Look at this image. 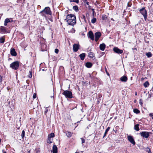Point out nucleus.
<instances>
[{
	"instance_id": "obj_1",
	"label": "nucleus",
	"mask_w": 153,
	"mask_h": 153,
	"mask_svg": "<svg viewBox=\"0 0 153 153\" xmlns=\"http://www.w3.org/2000/svg\"><path fill=\"white\" fill-rule=\"evenodd\" d=\"M66 22L69 25L73 26L76 23V18L75 16L72 14L68 15L66 16Z\"/></svg>"
},
{
	"instance_id": "obj_2",
	"label": "nucleus",
	"mask_w": 153,
	"mask_h": 153,
	"mask_svg": "<svg viewBox=\"0 0 153 153\" xmlns=\"http://www.w3.org/2000/svg\"><path fill=\"white\" fill-rule=\"evenodd\" d=\"M39 13L41 15L46 17V14L51 15L52 12L49 7H46L42 10Z\"/></svg>"
},
{
	"instance_id": "obj_3",
	"label": "nucleus",
	"mask_w": 153,
	"mask_h": 153,
	"mask_svg": "<svg viewBox=\"0 0 153 153\" xmlns=\"http://www.w3.org/2000/svg\"><path fill=\"white\" fill-rule=\"evenodd\" d=\"M19 67V62L18 61H16L12 63L10 65V67L13 69L16 70Z\"/></svg>"
},
{
	"instance_id": "obj_4",
	"label": "nucleus",
	"mask_w": 153,
	"mask_h": 153,
	"mask_svg": "<svg viewBox=\"0 0 153 153\" xmlns=\"http://www.w3.org/2000/svg\"><path fill=\"white\" fill-rule=\"evenodd\" d=\"M62 94L64 95L66 98H71L73 97L72 93L70 91L68 90L65 91Z\"/></svg>"
},
{
	"instance_id": "obj_5",
	"label": "nucleus",
	"mask_w": 153,
	"mask_h": 153,
	"mask_svg": "<svg viewBox=\"0 0 153 153\" xmlns=\"http://www.w3.org/2000/svg\"><path fill=\"white\" fill-rule=\"evenodd\" d=\"M140 13L143 16L144 19L145 21H146L147 15V12L144 7H143L140 10Z\"/></svg>"
},
{
	"instance_id": "obj_6",
	"label": "nucleus",
	"mask_w": 153,
	"mask_h": 153,
	"mask_svg": "<svg viewBox=\"0 0 153 153\" xmlns=\"http://www.w3.org/2000/svg\"><path fill=\"white\" fill-rule=\"evenodd\" d=\"M150 134H151V133L150 132L142 131L140 132V134L142 137L147 138L149 137Z\"/></svg>"
},
{
	"instance_id": "obj_7",
	"label": "nucleus",
	"mask_w": 153,
	"mask_h": 153,
	"mask_svg": "<svg viewBox=\"0 0 153 153\" xmlns=\"http://www.w3.org/2000/svg\"><path fill=\"white\" fill-rule=\"evenodd\" d=\"M101 33L100 32H97L95 33L94 34V36L95 37V41L96 42H97L99 38L101 36Z\"/></svg>"
},
{
	"instance_id": "obj_8",
	"label": "nucleus",
	"mask_w": 153,
	"mask_h": 153,
	"mask_svg": "<svg viewBox=\"0 0 153 153\" xmlns=\"http://www.w3.org/2000/svg\"><path fill=\"white\" fill-rule=\"evenodd\" d=\"M128 140L132 144L134 145L135 144V142L132 136L131 135H129L127 137Z\"/></svg>"
},
{
	"instance_id": "obj_9",
	"label": "nucleus",
	"mask_w": 153,
	"mask_h": 153,
	"mask_svg": "<svg viewBox=\"0 0 153 153\" xmlns=\"http://www.w3.org/2000/svg\"><path fill=\"white\" fill-rule=\"evenodd\" d=\"M73 50L74 52H77L79 50L80 45L79 44H75L73 45Z\"/></svg>"
},
{
	"instance_id": "obj_10",
	"label": "nucleus",
	"mask_w": 153,
	"mask_h": 153,
	"mask_svg": "<svg viewBox=\"0 0 153 153\" xmlns=\"http://www.w3.org/2000/svg\"><path fill=\"white\" fill-rule=\"evenodd\" d=\"M114 51L118 54H121L123 52L122 50H120L117 47H114L113 48Z\"/></svg>"
},
{
	"instance_id": "obj_11",
	"label": "nucleus",
	"mask_w": 153,
	"mask_h": 153,
	"mask_svg": "<svg viewBox=\"0 0 153 153\" xmlns=\"http://www.w3.org/2000/svg\"><path fill=\"white\" fill-rule=\"evenodd\" d=\"M88 37L90 38L92 40H94V34L91 31H90L88 32Z\"/></svg>"
},
{
	"instance_id": "obj_12",
	"label": "nucleus",
	"mask_w": 153,
	"mask_h": 153,
	"mask_svg": "<svg viewBox=\"0 0 153 153\" xmlns=\"http://www.w3.org/2000/svg\"><path fill=\"white\" fill-rule=\"evenodd\" d=\"M10 54L11 55L14 56H16L17 53L14 48H11L10 50Z\"/></svg>"
},
{
	"instance_id": "obj_13",
	"label": "nucleus",
	"mask_w": 153,
	"mask_h": 153,
	"mask_svg": "<svg viewBox=\"0 0 153 153\" xmlns=\"http://www.w3.org/2000/svg\"><path fill=\"white\" fill-rule=\"evenodd\" d=\"M105 45L104 43H102L100 44V48L101 50L103 51L105 48Z\"/></svg>"
},
{
	"instance_id": "obj_14",
	"label": "nucleus",
	"mask_w": 153,
	"mask_h": 153,
	"mask_svg": "<svg viewBox=\"0 0 153 153\" xmlns=\"http://www.w3.org/2000/svg\"><path fill=\"white\" fill-rule=\"evenodd\" d=\"M53 153H57V148L56 145H54L53 147Z\"/></svg>"
},
{
	"instance_id": "obj_15",
	"label": "nucleus",
	"mask_w": 153,
	"mask_h": 153,
	"mask_svg": "<svg viewBox=\"0 0 153 153\" xmlns=\"http://www.w3.org/2000/svg\"><path fill=\"white\" fill-rule=\"evenodd\" d=\"M128 78L127 77L125 76H123L121 77L120 78V80L122 82H126Z\"/></svg>"
},
{
	"instance_id": "obj_16",
	"label": "nucleus",
	"mask_w": 153,
	"mask_h": 153,
	"mask_svg": "<svg viewBox=\"0 0 153 153\" xmlns=\"http://www.w3.org/2000/svg\"><path fill=\"white\" fill-rule=\"evenodd\" d=\"M92 65V64L90 62H87L86 63L85 66L88 68H91Z\"/></svg>"
},
{
	"instance_id": "obj_17",
	"label": "nucleus",
	"mask_w": 153,
	"mask_h": 153,
	"mask_svg": "<svg viewBox=\"0 0 153 153\" xmlns=\"http://www.w3.org/2000/svg\"><path fill=\"white\" fill-rule=\"evenodd\" d=\"M85 53H82L79 55V56L80 57L81 59L83 60L85 59Z\"/></svg>"
},
{
	"instance_id": "obj_18",
	"label": "nucleus",
	"mask_w": 153,
	"mask_h": 153,
	"mask_svg": "<svg viewBox=\"0 0 153 153\" xmlns=\"http://www.w3.org/2000/svg\"><path fill=\"white\" fill-rule=\"evenodd\" d=\"M139 124H137L134 125V129L137 131H138L140 130L139 127Z\"/></svg>"
},
{
	"instance_id": "obj_19",
	"label": "nucleus",
	"mask_w": 153,
	"mask_h": 153,
	"mask_svg": "<svg viewBox=\"0 0 153 153\" xmlns=\"http://www.w3.org/2000/svg\"><path fill=\"white\" fill-rule=\"evenodd\" d=\"M10 22V19L8 18L6 19L4 21V25L5 26H7V23Z\"/></svg>"
},
{
	"instance_id": "obj_20",
	"label": "nucleus",
	"mask_w": 153,
	"mask_h": 153,
	"mask_svg": "<svg viewBox=\"0 0 153 153\" xmlns=\"http://www.w3.org/2000/svg\"><path fill=\"white\" fill-rule=\"evenodd\" d=\"M110 129V127H108L106 129L105 132L104 133V135L103 137V138H104L105 136H106V135L108 132L109 130Z\"/></svg>"
},
{
	"instance_id": "obj_21",
	"label": "nucleus",
	"mask_w": 153,
	"mask_h": 153,
	"mask_svg": "<svg viewBox=\"0 0 153 153\" xmlns=\"http://www.w3.org/2000/svg\"><path fill=\"white\" fill-rule=\"evenodd\" d=\"M6 30V28L5 27L3 26H1L0 27V33L1 31L5 32Z\"/></svg>"
},
{
	"instance_id": "obj_22",
	"label": "nucleus",
	"mask_w": 153,
	"mask_h": 153,
	"mask_svg": "<svg viewBox=\"0 0 153 153\" xmlns=\"http://www.w3.org/2000/svg\"><path fill=\"white\" fill-rule=\"evenodd\" d=\"M66 134L68 137H71L72 136V133L70 132L67 131L66 132Z\"/></svg>"
},
{
	"instance_id": "obj_23",
	"label": "nucleus",
	"mask_w": 153,
	"mask_h": 153,
	"mask_svg": "<svg viewBox=\"0 0 153 153\" xmlns=\"http://www.w3.org/2000/svg\"><path fill=\"white\" fill-rule=\"evenodd\" d=\"M88 56L91 58H93L94 57V53L92 52H90L88 53Z\"/></svg>"
},
{
	"instance_id": "obj_24",
	"label": "nucleus",
	"mask_w": 153,
	"mask_h": 153,
	"mask_svg": "<svg viewBox=\"0 0 153 153\" xmlns=\"http://www.w3.org/2000/svg\"><path fill=\"white\" fill-rule=\"evenodd\" d=\"M54 137V134L53 133H51L48 136V138L49 139H50L52 137Z\"/></svg>"
},
{
	"instance_id": "obj_25",
	"label": "nucleus",
	"mask_w": 153,
	"mask_h": 153,
	"mask_svg": "<svg viewBox=\"0 0 153 153\" xmlns=\"http://www.w3.org/2000/svg\"><path fill=\"white\" fill-rule=\"evenodd\" d=\"M149 85V83L148 81H146L143 84V85L145 87H148Z\"/></svg>"
},
{
	"instance_id": "obj_26",
	"label": "nucleus",
	"mask_w": 153,
	"mask_h": 153,
	"mask_svg": "<svg viewBox=\"0 0 153 153\" xmlns=\"http://www.w3.org/2000/svg\"><path fill=\"white\" fill-rule=\"evenodd\" d=\"M134 112L136 114H139L140 113V111L137 108L134 109L133 110Z\"/></svg>"
},
{
	"instance_id": "obj_27",
	"label": "nucleus",
	"mask_w": 153,
	"mask_h": 153,
	"mask_svg": "<svg viewBox=\"0 0 153 153\" xmlns=\"http://www.w3.org/2000/svg\"><path fill=\"white\" fill-rule=\"evenodd\" d=\"M4 38L3 37L0 38V43H4Z\"/></svg>"
},
{
	"instance_id": "obj_28",
	"label": "nucleus",
	"mask_w": 153,
	"mask_h": 153,
	"mask_svg": "<svg viewBox=\"0 0 153 153\" xmlns=\"http://www.w3.org/2000/svg\"><path fill=\"white\" fill-rule=\"evenodd\" d=\"M146 55L149 58L151 57L152 56V54L150 52L146 53Z\"/></svg>"
},
{
	"instance_id": "obj_29",
	"label": "nucleus",
	"mask_w": 153,
	"mask_h": 153,
	"mask_svg": "<svg viewBox=\"0 0 153 153\" xmlns=\"http://www.w3.org/2000/svg\"><path fill=\"white\" fill-rule=\"evenodd\" d=\"M25 131L24 130H23L22 131V134H21V137H22V139H24V138L25 137Z\"/></svg>"
},
{
	"instance_id": "obj_30",
	"label": "nucleus",
	"mask_w": 153,
	"mask_h": 153,
	"mask_svg": "<svg viewBox=\"0 0 153 153\" xmlns=\"http://www.w3.org/2000/svg\"><path fill=\"white\" fill-rule=\"evenodd\" d=\"M73 9L75 11H77L78 10V7L77 6H74L73 7Z\"/></svg>"
},
{
	"instance_id": "obj_31",
	"label": "nucleus",
	"mask_w": 153,
	"mask_h": 153,
	"mask_svg": "<svg viewBox=\"0 0 153 153\" xmlns=\"http://www.w3.org/2000/svg\"><path fill=\"white\" fill-rule=\"evenodd\" d=\"M146 152H147L148 153H152L150 149L149 148H146Z\"/></svg>"
},
{
	"instance_id": "obj_32",
	"label": "nucleus",
	"mask_w": 153,
	"mask_h": 153,
	"mask_svg": "<svg viewBox=\"0 0 153 153\" xmlns=\"http://www.w3.org/2000/svg\"><path fill=\"white\" fill-rule=\"evenodd\" d=\"M96 19L95 18H93L91 20V23L93 24H94L96 22Z\"/></svg>"
},
{
	"instance_id": "obj_33",
	"label": "nucleus",
	"mask_w": 153,
	"mask_h": 153,
	"mask_svg": "<svg viewBox=\"0 0 153 153\" xmlns=\"http://www.w3.org/2000/svg\"><path fill=\"white\" fill-rule=\"evenodd\" d=\"M28 77L30 78L32 76V73L31 71H29V74L28 75Z\"/></svg>"
},
{
	"instance_id": "obj_34",
	"label": "nucleus",
	"mask_w": 153,
	"mask_h": 153,
	"mask_svg": "<svg viewBox=\"0 0 153 153\" xmlns=\"http://www.w3.org/2000/svg\"><path fill=\"white\" fill-rule=\"evenodd\" d=\"M70 1L71 2H76L77 3H79L78 0H70Z\"/></svg>"
},
{
	"instance_id": "obj_35",
	"label": "nucleus",
	"mask_w": 153,
	"mask_h": 153,
	"mask_svg": "<svg viewBox=\"0 0 153 153\" xmlns=\"http://www.w3.org/2000/svg\"><path fill=\"white\" fill-rule=\"evenodd\" d=\"M81 139L82 140V144L83 145V144L85 143V140L83 138H81Z\"/></svg>"
},
{
	"instance_id": "obj_36",
	"label": "nucleus",
	"mask_w": 153,
	"mask_h": 153,
	"mask_svg": "<svg viewBox=\"0 0 153 153\" xmlns=\"http://www.w3.org/2000/svg\"><path fill=\"white\" fill-rule=\"evenodd\" d=\"M107 17L105 15H103L102 17V20H105L106 19Z\"/></svg>"
},
{
	"instance_id": "obj_37",
	"label": "nucleus",
	"mask_w": 153,
	"mask_h": 153,
	"mask_svg": "<svg viewBox=\"0 0 153 153\" xmlns=\"http://www.w3.org/2000/svg\"><path fill=\"white\" fill-rule=\"evenodd\" d=\"M132 4L131 2H128L127 3V6L129 7L131 6Z\"/></svg>"
},
{
	"instance_id": "obj_38",
	"label": "nucleus",
	"mask_w": 153,
	"mask_h": 153,
	"mask_svg": "<svg viewBox=\"0 0 153 153\" xmlns=\"http://www.w3.org/2000/svg\"><path fill=\"white\" fill-rule=\"evenodd\" d=\"M139 101L140 104L141 105H143V102L142 100L141 99H140Z\"/></svg>"
},
{
	"instance_id": "obj_39",
	"label": "nucleus",
	"mask_w": 153,
	"mask_h": 153,
	"mask_svg": "<svg viewBox=\"0 0 153 153\" xmlns=\"http://www.w3.org/2000/svg\"><path fill=\"white\" fill-rule=\"evenodd\" d=\"M36 94L34 93L33 96V99H35V98H36Z\"/></svg>"
},
{
	"instance_id": "obj_40",
	"label": "nucleus",
	"mask_w": 153,
	"mask_h": 153,
	"mask_svg": "<svg viewBox=\"0 0 153 153\" xmlns=\"http://www.w3.org/2000/svg\"><path fill=\"white\" fill-rule=\"evenodd\" d=\"M55 52L56 53H57V54L58 53V52H59V50L58 49H56L55 50Z\"/></svg>"
},
{
	"instance_id": "obj_41",
	"label": "nucleus",
	"mask_w": 153,
	"mask_h": 153,
	"mask_svg": "<svg viewBox=\"0 0 153 153\" xmlns=\"http://www.w3.org/2000/svg\"><path fill=\"white\" fill-rule=\"evenodd\" d=\"M149 116L150 117H152V119H153V114L152 113H150V114H149Z\"/></svg>"
},
{
	"instance_id": "obj_42",
	"label": "nucleus",
	"mask_w": 153,
	"mask_h": 153,
	"mask_svg": "<svg viewBox=\"0 0 153 153\" xmlns=\"http://www.w3.org/2000/svg\"><path fill=\"white\" fill-rule=\"evenodd\" d=\"M48 138V139L47 140V143H52L51 141Z\"/></svg>"
},
{
	"instance_id": "obj_43",
	"label": "nucleus",
	"mask_w": 153,
	"mask_h": 153,
	"mask_svg": "<svg viewBox=\"0 0 153 153\" xmlns=\"http://www.w3.org/2000/svg\"><path fill=\"white\" fill-rule=\"evenodd\" d=\"M2 80V77L0 75V83L1 82Z\"/></svg>"
},
{
	"instance_id": "obj_44",
	"label": "nucleus",
	"mask_w": 153,
	"mask_h": 153,
	"mask_svg": "<svg viewBox=\"0 0 153 153\" xmlns=\"http://www.w3.org/2000/svg\"><path fill=\"white\" fill-rule=\"evenodd\" d=\"M48 109H47L45 111V114H46V113L48 112Z\"/></svg>"
},
{
	"instance_id": "obj_45",
	"label": "nucleus",
	"mask_w": 153,
	"mask_h": 153,
	"mask_svg": "<svg viewBox=\"0 0 153 153\" xmlns=\"http://www.w3.org/2000/svg\"><path fill=\"white\" fill-rule=\"evenodd\" d=\"M87 4V5H89V2L87 1V0H86V2H85Z\"/></svg>"
},
{
	"instance_id": "obj_46",
	"label": "nucleus",
	"mask_w": 153,
	"mask_h": 153,
	"mask_svg": "<svg viewBox=\"0 0 153 153\" xmlns=\"http://www.w3.org/2000/svg\"><path fill=\"white\" fill-rule=\"evenodd\" d=\"M83 2H84V3H85V2H86V0H82Z\"/></svg>"
},
{
	"instance_id": "obj_47",
	"label": "nucleus",
	"mask_w": 153,
	"mask_h": 153,
	"mask_svg": "<svg viewBox=\"0 0 153 153\" xmlns=\"http://www.w3.org/2000/svg\"><path fill=\"white\" fill-rule=\"evenodd\" d=\"M30 150H28L27 152L28 153H30Z\"/></svg>"
},
{
	"instance_id": "obj_48",
	"label": "nucleus",
	"mask_w": 153,
	"mask_h": 153,
	"mask_svg": "<svg viewBox=\"0 0 153 153\" xmlns=\"http://www.w3.org/2000/svg\"><path fill=\"white\" fill-rule=\"evenodd\" d=\"M106 73L107 74V75H108V76H109V74L108 72H107L106 71Z\"/></svg>"
},
{
	"instance_id": "obj_49",
	"label": "nucleus",
	"mask_w": 153,
	"mask_h": 153,
	"mask_svg": "<svg viewBox=\"0 0 153 153\" xmlns=\"http://www.w3.org/2000/svg\"><path fill=\"white\" fill-rule=\"evenodd\" d=\"M83 18L84 19L85 21V16H83Z\"/></svg>"
},
{
	"instance_id": "obj_50",
	"label": "nucleus",
	"mask_w": 153,
	"mask_h": 153,
	"mask_svg": "<svg viewBox=\"0 0 153 153\" xmlns=\"http://www.w3.org/2000/svg\"><path fill=\"white\" fill-rule=\"evenodd\" d=\"M3 153H7L6 152L4 151V150H3Z\"/></svg>"
},
{
	"instance_id": "obj_51",
	"label": "nucleus",
	"mask_w": 153,
	"mask_h": 153,
	"mask_svg": "<svg viewBox=\"0 0 153 153\" xmlns=\"http://www.w3.org/2000/svg\"><path fill=\"white\" fill-rule=\"evenodd\" d=\"M137 92H136L135 93V95H137Z\"/></svg>"
},
{
	"instance_id": "obj_52",
	"label": "nucleus",
	"mask_w": 153,
	"mask_h": 153,
	"mask_svg": "<svg viewBox=\"0 0 153 153\" xmlns=\"http://www.w3.org/2000/svg\"><path fill=\"white\" fill-rule=\"evenodd\" d=\"M28 80H27V81H26V82H27V83H28Z\"/></svg>"
},
{
	"instance_id": "obj_53",
	"label": "nucleus",
	"mask_w": 153,
	"mask_h": 153,
	"mask_svg": "<svg viewBox=\"0 0 153 153\" xmlns=\"http://www.w3.org/2000/svg\"><path fill=\"white\" fill-rule=\"evenodd\" d=\"M134 49H135V50H137V49H136V48H135Z\"/></svg>"
},
{
	"instance_id": "obj_54",
	"label": "nucleus",
	"mask_w": 153,
	"mask_h": 153,
	"mask_svg": "<svg viewBox=\"0 0 153 153\" xmlns=\"http://www.w3.org/2000/svg\"><path fill=\"white\" fill-rule=\"evenodd\" d=\"M1 139H0V143L1 142Z\"/></svg>"
},
{
	"instance_id": "obj_55",
	"label": "nucleus",
	"mask_w": 153,
	"mask_h": 153,
	"mask_svg": "<svg viewBox=\"0 0 153 153\" xmlns=\"http://www.w3.org/2000/svg\"><path fill=\"white\" fill-rule=\"evenodd\" d=\"M135 100H134V102H135Z\"/></svg>"
},
{
	"instance_id": "obj_56",
	"label": "nucleus",
	"mask_w": 153,
	"mask_h": 153,
	"mask_svg": "<svg viewBox=\"0 0 153 153\" xmlns=\"http://www.w3.org/2000/svg\"><path fill=\"white\" fill-rule=\"evenodd\" d=\"M135 100H134V102H135Z\"/></svg>"
},
{
	"instance_id": "obj_57",
	"label": "nucleus",
	"mask_w": 153,
	"mask_h": 153,
	"mask_svg": "<svg viewBox=\"0 0 153 153\" xmlns=\"http://www.w3.org/2000/svg\"><path fill=\"white\" fill-rule=\"evenodd\" d=\"M135 100H134V102H135Z\"/></svg>"
}]
</instances>
